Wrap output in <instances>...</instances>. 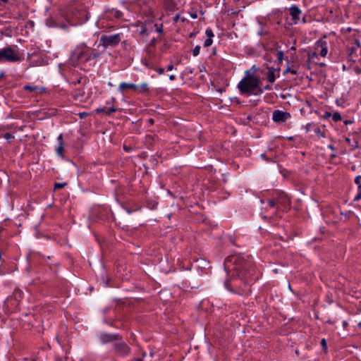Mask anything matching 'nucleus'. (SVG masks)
<instances>
[{"instance_id":"33","label":"nucleus","mask_w":361,"mask_h":361,"mask_svg":"<svg viewBox=\"0 0 361 361\" xmlns=\"http://www.w3.org/2000/svg\"><path fill=\"white\" fill-rule=\"evenodd\" d=\"M224 285H225L226 288L228 289L227 281L225 282Z\"/></svg>"},{"instance_id":"36","label":"nucleus","mask_w":361,"mask_h":361,"mask_svg":"<svg viewBox=\"0 0 361 361\" xmlns=\"http://www.w3.org/2000/svg\"><path fill=\"white\" fill-rule=\"evenodd\" d=\"M61 27H62V28H66V26H65V25H62V26H61Z\"/></svg>"},{"instance_id":"2","label":"nucleus","mask_w":361,"mask_h":361,"mask_svg":"<svg viewBox=\"0 0 361 361\" xmlns=\"http://www.w3.org/2000/svg\"><path fill=\"white\" fill-rule=\"evenodd\" d=\"M259 80L253 75H247L238 83V88L243 94L258 95L262 92V89L259 86Z\"/></svg>"},{"instance_id":"37","label":"nucleus","mask_w":361,"mask_h":361,"mask_svg":"<svg viewBox=\"0 0 361 361\" xmlns=\"http://www.w3.org/2000/svg\"><path fill=\"white\" fill-rule=\"evenodd\" d=\"M346 324H347L346 322H343V325H346Z\"/></svg>"},{"instance_id":"13","label":"nucleus","mask_w":361,"mask_h":361,"mask_svg":"<svg viewBox=\"0 0 361 361\" xmlns=\"http://www.w3.org/2000/svg\"><path fill=\"white\" fill-rule=\"evenodd\" d=\"M24 90L30 92H34L35 94H41L43 89L36 85H25Z\"/></svg>"},{"instance_id":"23","label":"nucleus","mask_w":361,"mask_h":361,"mask_svg":"<svg viewBox=\"0 0 361 361\" xmlns=\"http://www.w3.org/2000/svg\"><path fill=\"white\" fill-rule=\"evenodd\" d=\"M291 73L292 74H297V71L295 70V69H290V68H288L286 71H285V73Z\"/></svg>"},{"instance_id":"28","label":"nucleus","mask_w":361,"mask_h":361,"mask_svg":"<svg viewBox=\"0 0 361 361\" xmlns=\"http://www.w3.org/2000/svg\"><path fill=\"white\" fill-rule=\"evenodd\" d=\"M173 65H171V64H170V65H169V66H167V70H168V71H172V70H173Z\"/></svg>"},{"instance_id":"29","label":"nucleus","mask_w":361,"mask_h":361,"mask_svg":"<svg viewBox=\"0 0 361 361\" xmlns=\"http://www.w3.org/2000/svg\"><path fill=\"white\" fill-rule=\"evenodd\" d=\"M154 26L157 27L156 30L158 32H162V29L161 27H157L156 25H154Z\"/></svg>"},{"instance_id":"16","label":"nucleus","mask_w":361,"mask_h":361,"mask_svg":"<svg viewBox=\"0 0 361 361\" xmlns=\"http://www.w3.org/2000/svg\"><path fill=\"white\" fill-rule=\"evenodd\" d=\"M276 77L274 75V70L273 68H269L267 73V80L271 83H273L275 81Z\"/></svg>"},{"instance_id":"17","label":"nucleus","mask_w":361,"mask_h":361,"mask_svg":"<svg viewBox=\"0 0 361 361\" xmlns=\"http://www.w3.org/2000/svg\"><path fill=\"white\" fill-rule=\"evenodd\" d=\"M147 90H148L147 84L143 83L142 85H141L140 86L137 85V88L136 91H138L140 92H147Z\"/></svg>"},{"instance_id":"15","label":"nucleus","mask_w":361,"mask_h":361,"mask_svg":"<svg viewBox=\"0 0 361 361\" xmlns=\"http://www.w3.org/2000/svg\"><path fill=\"white\" fill-rule=\"evenodd\" d=\"M117 350L123 355H126L128 353V348L125 343H118L116 345Z\"/></svg>"},{"instance_id":"5","label":"nucleus","mask_w":361,"mask_h":361,"mask_svg":"<svg viewBox=\"0 0 361 361\" xmlns=\"http://www.w3.org/2000/svg\"><path fill=\"white\" fill-rule=\"evenodd\" d=\"M240 260V257L237 256V255H233V256H230L228 257L224 262V268H225V270L228 272V271H235L237 272H238V274H240V269L242 268L241 266H237L235 264L238 262H239Z\"/></svg>"},{"instance_id":"35","label":"nucleus","mask_w":361,"mask_h":361,"mask_svg":"<svg viewBox=\"0 0 361 361\" xmlns=\"http://www.w3.org/2000/svg\"><path fill=\"white\" fill-rule=\"evenodd\" d=\"M71 25H77V23H71Z\"/></svg>"},{"instance_id":"30","label":"nucleus","mask_w":361,"mask_h":361,"mask_svg":"<svg viewBox=\"0 0 361 361\" xmlns=\"http://www.w3.org/2000/svg\"><path fill=\"white\" fill-rule=\"evenodd\" d=\"M169 79L171 80H174L176 79V77L174 75H169Z\"/></svg>"},{"instance_id":"25","label":"nucleus","mask_w":361,"mask_h":361,"mask_svg":"<svg viewBox=\"0 0 361 361\" xmlns=\"http://www.w3.org/2000/svg\"><path fill=\"white\" fill-rule=\"evenodd\" d=\"M360 178H361V177H360V176H357V177L355 178V183H356V184H357V185H358V186H359V185H360Z\"/></svg>"},{"instance_id":"32","label":"nucleus","mask_w":361,"mask_h":361,"mask_svg":"<svg viewBox=\"0 0 361 361\" xmlns=\"http://www.w3.org/2000/svg\"><path fill=\"white\" fill-rule=\"evenodd\" d=\"M329 148L331 149V150L334 149V147L332 145H329Z\"/></svg>"},{"instance_id":"27","label":"nucleus","mask_w":361,"mask_h":361,"mask_svg":"<svg viewBox=\"0 0 361 361\" xmlns=\"http://www.w3.org/2000/svg\"><path fill=\"white\" fill-rule=\"evenodd\" d=\"M157 71L159 74H163L164 71L163 68H159L157 70Z\"/></svg>"},{"instance_id":"20","label":"nucleus","mask_w":361,"mask_h":361,"mask_svg":"<svg viewBox=\"0 0 361 361\" xmlns=\"http://www.w3.org/2000/svg\"><path fill=\"white\" fill-rule=\"evenodd\" d=\"M333 120L334 121H341V116L339 113H334L333 114Z\"/></svg>"},{"instance_id":"14","label":"nucleus","mask_w":361,"mask_h":361,"mask_svg":"<svg viewBox=\"0 0 361 361\" xmlns=\"http://www.w3.org/2000/svg\"><path fill=\"white\" fill-rule=\"evenodd\" d=\"M97 112H104V113L109 115L114 112H116V109L114 106H112V107L104 106L103 108L97 109Z\"/></svg>"},{"instance_id":"1","label":"nucleus","mask_w":361,"mask_h":361,"mask_svg":"<svg viewBox=\"0 0 361 361\" xmlns=\"http://www.w3.org/2000/svg\"><path fill=\"white\" fill-rule=\"evenodd\" d=\"M99 53L93 50L90 52L85 44H78L71 52L69 60L73 66H76L79 61H87L99 57Z\"/></svg>"},{"instance_id":"34","label":"nucleus","mask_w":361,"mask_h":361,"mask_svg":"<svg viewBox=\"0 0 361 361\" xmlns=\"http://www.w3.org/2000/svg\"><path fill=\"white\" fill-rule=\"evenodd\" d=\"M302 21L303 23H305V17H303V18H302Z\"/></svg>"},{"instance_id":"8","label":"nucleus","mask_w":361,"mask_h":361,"mask_svg":"<svg viewBox=\"0 0 361 361\" xmlns=\"http://www.w3.org/2000/svg\"><path fill=\"white\" fill-rule=\"evenodd\" d=\"M290 117L289 113L279 110L274 111L272 114V119L275 122H285Z\"/></svg>"},{"instance_id":"24","label":"nucleus","mask_w":361,"mask_h":361,"mask_svg":"<svg viewBox=\"0 0 361 361\" xmlns=\"http://www.w3.org/2000/svg\"><path fill=\"white\" fill-rule=\"evenodd\" d=\"M321 344H322V348L324 350L326 349V341L324 338H323L321 341Z\"/></svg>"},{"instance_id":"18","label":"nucleus","mask_w":361,"mask_h":361,"mask_svg":"<svg viewBox=\"0 0 361 361\" xmlns=\"http://www.w3.org/2000/svg\"><path fill=\"white\" fill-rule=\"evenodd\" d=\"M101 339L103 342H107L112 339V336L107 334H102L101 335Z\"/></svg>"},{"instance_id":"21","label":"nucleus","mask_w":361,"mask_h":361,"mask_svg":"<svg viewBox=\"0 0 361 361\" xmlns=\"http://www.w3.org/2000/svg\"><path fill=\"white\" fill-rule=\"evenodd\" d=\"M65 185H66V183H57L55 184L54 188H55V189H61V188H63Z\"/></svg>"},{"instance_id":"6","label":"nucleus","mask_w":361,"mask_h":361,"mask_svg":"<svg viewBox=\"0 0 361 361\" xmlns=\"http://www.w3.org/2000/svg\"><path fill=\"white\" fill-rule=\"evenodd\" d=\"M289 197L283 192H276L272 200L269 201L271 207L278 205V207H286L289 204Z\"/></svg>"},{"instance_id":"31","label":"nucleus","mask_w":361,"mask_h":361,"mask_svg":"<svg viewBox=\"0 0 361 361\" xmlns=\"http://www.w3.org/2000/svg\"><path fill=\"white\" fill-rule=\"evenodd\" d=\"M355 44L357 45V47H361V44H360L359 40H355Z\"/></svg>"},{"instance_id":"9","label":"nucleus","mask_w":361,"mask_h":361,"mask_svg":"<svg viewBox=\"0 0 361 361\" xmlns=\"http://www.w3.org/2000/svg\"><path fill=\"white\" fill-rule=\"evenodd\" d=\"M317 49L320 48L319 54L322 57H325L328 53L327 42L324 39H319L316 42Z\"/></svg>"},{"instance_id":"26","label":"nucleus","mask_w":361,"mask_h":361,"mask_svg":"<svg viewBox=\"0 0 361 361\" xmlns=\"http://www.w3.org/2000/svg\"><path fill=\"white\" fill-rule=\"evenodd\" d=\"M4 137H5V138H6V139H7V140L11 139V138H12V137H13L12 135H11V134H9V133L6 134Z\"/></svg>"},{"instance_id":"19","label":"nucleus","mask_w":361,"mask_h":361,"mask_svg":"<svg viewBox=\"0 0 361 361\" xmlns=\"http://www.w3.org/2000/svg\"><path fill=\"white\" fill-rule=\"evenodd\" d=\"M200 46H196L192 50V55L197 56L200 54Z\"/></svg>"},{"instance_id":"7","label":"nucleus","mask_w":361,"mask_h":361,"mask_svg":"<svg viewBox=\"0 0 361 361\" xmlns=\"http://www.w3.org/2000/svg\"><path fill=\"white\" fill-rule=\"evenodd\" d=\"M290 15L293 24H298L301 20L302 11L295 5H292L289 8Z\"/></svg>"},{"instance_id":"12","label":"nucleus","mask_w":361,"mask_h":361,"mask_svg":"<svg viewBox=\"0 0 361 361\" xmlns=\"http://www.w3.org/2000/svg\"><path fill=\"white\" fill-rule=\"evenodd\" d=\"M205 34L207 37V39L204 41V46L207 47L211 46L213 42L212 37H214V33L211 29H207Z\"/></svg>"},{"instance_id":"10","label":"nucleus","mask_w":361,"mask_h":361,"mask_svg":"<svg viewBox=\"0 0 361 361\" xmlns=\"http://www.w3.org/2000/svg\"><path fill=\"white\" fill-rule=\"evenodd\" d=\"M137 85L133 83L121 82L119 85L118 90L121 92H124L128 90H137Z\"/></svg>"},{"instance_id":"11","label":"nucleus","mask_w":361,"mask_h":361,"mask_svg":"<svg viewBox=\"0 0 361 361\" xmlns=\"http://www.w3.org/2000/svg\"><path fill=\"white\" fill-rule=\"evenodd\" d=\"M58 145L56 147V152L59 156H62L64 150L63 135L60 134L57 137Z\"/></svg>"},{"instance_id":"3","label":"nucleus","mask_w":361,"mask_h":361,"mask_svg":"<svg viewBox=\"0 0 361 361\" xmlns=\"http://www.w3.org/2000/svg\"><path fill=\"white\" fill-rule=\"evenodd\" d=\"M20 60L18 53L11 47L0 49V61L16 62Z\"/></svg>"},{"instance_id":"22","label":"nucleus","mask_w":361,"mask_h":361,"mask_svg":"<svg viewBox=\"0 0 361 361\" xmlns=\"http://www.w3.org/2000/svg\"><path fill=\"white\" fill-rule=\"evenodd\" d=\"M361 199V185H359V192L358 194L355 197V200L358 201Z\"/></svg>"},{"instance_id":"38","label":"nucleus","mask_w":361,"mask_h":361,"mask_svg":"<svg viewBox=\"0 0 361 361\" xmlns=\"http://www.w3.org/2000/svg\"><path fill=\"white\" fill-rule=\"evenodd\" d=\"M279 55L281 56V55H282V53H281V52H279Z\"/></svg>"},{"instance_id":"4","label":"nucleus","mask_w":361,"mask_h":361,"mask_svg":"<svg viewBox=\"0 0 361 361\" xmlns=\"http://www.w3.org/2000/svg\"><path fill=\"white\" fill-rule=\"evenodd\" d=\"M121 40V34H114L110 35H102L100 38L99 46L104 48L108 47H114L117 45Z\"/></svg>"}]
</instances>
